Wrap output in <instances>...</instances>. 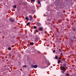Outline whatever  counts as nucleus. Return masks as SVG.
Wrapping results in <instances>:
<instances>
[{
	"mask_svg": "<svg viewBox=\"0 0 76 76\" xmlns=\"http://www.w3.org/2000/svg\"><path fill=\"white\" fill-rule=\"evenodd\" d=\"M61 63H63V62H61Z\"/></svg>",
	"mask_w": 76,
	"mask_h": 76,
	"instance_id": "24",
	"label": "nucleus"
},
{
	"mask_svg": "<svg viewBox=\"0 0 76 76\" xmlns=\"http://www.w3.org/2000/svg\"><path fill=\"white\" fill-rule=\"evenodd\" d=\"M36 31L37 32H38V31L37 30H36Z\"/></svg>",
	"mask_w": 76,
	"mask_h": 76,
	"instance_id": "21",
	"label": "nucleus"
},
{
	"mask_svg": "<svg viewBox=\"0 0 76 76\" xmlns=\"http://www.w3.org/2000/svg\"><path fill=\"white\" fill-rule=\"evenodd\" d=\"M63 66H64V67H66V65L64 64V65Z\"/></svg>",
	"mask_w": 76,
	"mask_h": 76,
	"instance_id": "22",
	"label": "nucleus"
},
{
	"mask_svg": "<svg viewBox=\"0 0 76 76\" xmlns=\"http://www.w3.org/2000/svg\"><path fill=\"white\" fill-rule=\"evenodd\" d=\"M34 29H35V28H37V26H34Z\"/></svg>",
	"mask_w": 76,
	"mask_h": 76,
	"instance_id": "18",
	"label": "nucleus"
},
{
	"mask_svg": "<svg viewBox=\"0 0 76 76\" xmlns=\"http://www.w3.org/2000/svg\"><path fill=\"white\" fill-rule=\"evenodd\" d=\"M61 63V60H60V59H58V63Z\"/></svg>",
	"mask_w": 76,
	"mask_h": 76,
	"instance_id": "9",
	"label": "nucleus"
},
{
	"mask_svg": "<svg viewBox=\"0 0 76 76\" xmlns=\"http://www.w3.org/2000/svg\"><path fill=\"white\" fill-rule=\"evenodd\" d=\"M10 20L11 22H14V19H12V18H10Z\"/></svg>",
	"mask_w": 76,
	"mask_h": 76,
	"instance_id": "5",
	"label": "nucleus"
},
{
	"mask_svg": "<svg viewBox=\"0 0 76 76\" xmlns=\"http://www.w3.org/2000/svg\"><path fill=\"white\" fill-rule=\"evenodd\" d=\"M62 55H63V53H61V56H62Z\"/></svg>",
	"mask_w": 76,
	"mask_h": 76,
	"instance_id": "23",
	"label": "nucleus"
},
{
	"mask_svg": "<svg viewBox=\"0 0 76 76\" xmlns=\"http://www.w3.org/2000/svg\"><path fill=\"white\" fill-rule=\"evenodd\" d=\"M55 52H56V50H53V53H55Z\"/></svg>",
	"mask_w": 76,
	"mask_h": 76,
	"instance_id": "16",
	"label": "nucleus"
},
{
	"mask_svg": "<svg viewBox=\"0 0 76 76\" xmlns=\"http://www.w3.org/2000/svg\"><path fill=\"white\" fill-rule=\"evenodd\" d=\"M30 20H32V19H33V18H32V16H30V15H29L28 16Z\"/></svg>",
	"mask_w": 76,
	"mask_h": 76,
	"instance_id": "3",
	"label": "nucleus"
},
{
	"mask_svg": "<svg viewBox=\"0 0 76 76\" xmlns=\"http://www.w3.org/2000/svg\"><path fill=\"white\" fill-rule=\"evenodd\" d=\"M31 66L32 67H33L34 68H37V67H38V66L37 65H31Z\"/></svg>",
	"mask_w": 76,
	"mask_h": 76,
	"instance_id": "1",
	"label": "nucleus"
},
{
	"mask_svg": "<svg viewBox=\"0 0 76 76\" xmlns=\"http://www.w3.org/2000/svg\"><path fill=\"white\" fill-rule=\"evenodd\" d=\"M37 3L38 4H39L40 7H41V2L40 1H38Z\"/></svg>",
	"mask_w": 76,
	"mask_h": 76,
	"instance_id": "4",
	"label": "nucleus"
},
{
	"mask_svg": "<svg viewBox=\"0 0 76 76\" xmlns=\"http://www.w3.org/2000/svg\"><path fill=\"white\" fill-rule=\"evenodd\" d=\"M30 24V23H29V22L27 23V26L29 25Z\"/></svg>",
	"mask_w": 76,
	"mask_h": 76,
	"instance_id": "12",
	"label": "nucleus"
},
{
	"mask_svg": "<svg viewBox=\"0 0 76 76\" xmlns=\"http://www.w3.org/2000/svg\"><path fill=\"white\" fill-rule=\"evenodd\" d=\"M35 0H31V3H34Z\"/></svg>",
	"mask_w": 76,
	"mask_h": 76,
	"instance_id": "6",
	"label": "nucleus"
},
{
	"mask_svg": "<svg viewBox=\"0 0 76 76\" xmlns=\"http://www.w3.org/2000/svg\"><path fill=\"white\" fill-rule=\"evenodd\" d=\"M11 56V55L10 54V56Z\"/></svg>",
	"mask_w": 76,
	"mask_h": 76,
	"instance_id": "25",
	"label": "nucleus"
},
{
	"mask_svg": "<svg viewBox=\"0 0 76 76\" xmlns=\"http://www.w3.org/2000/svg\"><path fill=\"white\" fill-rule=\"evenodd\" d=\"M14 9H16V5H15L13 6Z\"/></svg>",
	"mask_w": 76,
	"mask_h": 76,
	"instance_id": "11",
	"label": "nucleus"
},
{
	"mask_svg": "<svg viewBox=\"0 0 76 76\" xmlns=\"http://www.w3.org/2000/svg\"><path fill=\"white\" fill-rule=\"evenodd\" d=\"M23 67H26V65H25L23 66Z\"/></svg>",
	"mask_w": 76,
	"mask_h": 76,
	"instance_id": "17",
	"label": "nucleus"
},
{
	"mask_svg": "<svg viewBox=\"0 0 76 76\" xmlns=\"http://www.w3.org/2000/svg\"><path fill=\"white\" fill-rule=\"evenodd\" d=\"M61 68L62 69V70H63V71H64L66 69L65 68H64V66H61Z\"/></svg>",
	"mask_w": 76,
	"mask_h": 76,
	"instance_id": "2",
	"label": "nucleus"
},
{
	"mask_svg": "<svg viewBox=\"0 0 76 76\" xmlns=\"http://www.w3.org/2000/svg\"><path fill=\"white\" fill-rule=\"evenodd\" d=\"M55 58L56 59H57L58 58V56H56Z\"/></svg>",
	"mask_w": 76,
	"mask_h": 76,
	"instance_id": "13",
	"label": "nucleus"
},
{
	"mask_svg": "<svg viewBox=\"0 0 76 76\" xmlns=\"http://www.w3.org/2000/svg\"><path fill=\"white\" fill-rule=\"evenodd\" d=\"M61 59V58L60 57H59V59H60H60Z\"/></svg>",
	"mask_w": 76,
	"mask_h": 76,
	"instance_id": "20",
	"label": "nucleus"
},
{
	"mask_svg": "<svg viewBox=\"0 0 76 76\" xmlns=\"http://www.w3.org/2000/svg\"><path fill=\"white\" fill-rule=\"evenodd\" d=\"M30 45H34V44L33 42H32L31 43V42H30Z\"/></svg>",
	"mask_w": 76,
	"mask_h": 76,
	"instance_id": "7",
	"label": "nucleus"
},
{
	"mask_svg": "<svg viewBox=\"0 0 76 76\" xmlns=\"http://www.w3.org/2000/svg\"><path fill=\"white\" fill-rule=\"evenodd\" d=\"M11 48H8V50H11Z\"/></svg>",
	"mask_w": 76,
	"mask_h": 76,
	"instance_id": "15",
	"label": "nucleus"
},
{
	"mask_svg": "<svg viewBox=\"0 0 76 76\" xmlns=\"http://www.w3.org/2000/svg\"><path fill=\"white\" fill-rule=\"evenodd\" d=\"M59 51H60V52H61V49H59Z\"/></svg>",
	"mask_w": 76,
	"mask_h": 76,
	"instance_id": "19",
	"label": "nucleus"
},
{
	"mask_svg": "<svg viewBox=\"0 0 76 76\" xmlns=\"http://www.w3.org/2000/svg\"><path fill=\"white\" fill-rule=\"evenodd\" d=\"M39 30H40V31H42L43 30V28L42 27H40L39 28Z\"/></svg>",
	"mask_w": 76,
	"mask_h": 76,
	"instance_id": "8",
	"label": "nucleus"
},
{
	"mask_svg": "<svg viewBox=\"0 0 76 76\" xmlns=\"http://www.w3.org/2000/svg\"><path fill=\"white\" fill-rule=\"evenodd\" d=\"M66 76H70V75L68 73H67L66 75Z\"/></svg>",
	"mask_w": 76,
	"mask_h": 76,
	"instance_id": "14",
	"label": "nucleus"
},
{
	"mask_svg": "<svg viewBox=\"0 0 76 76\" xmlns=\"http://www.w3.org/2000/svg\"><path fill=\"white\" fill-rule=\"evenodd\" d=\"M26 19L27 20H29V19L28 18V17H26Z\"/></svg>",
	"mask_w": 76,
	"mask_h": 76,
	"instance_id": "10",
	"label": "nucleus"
}]
</instances>
